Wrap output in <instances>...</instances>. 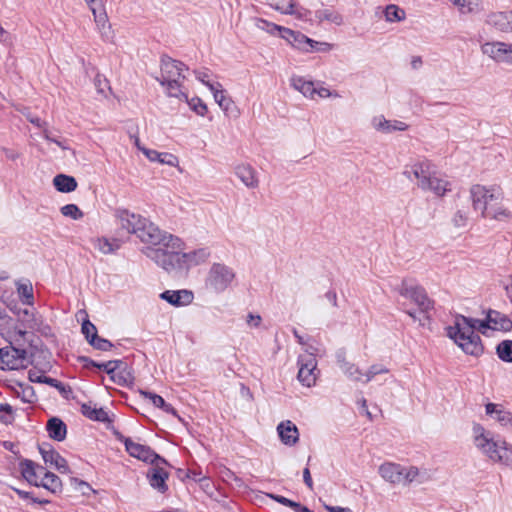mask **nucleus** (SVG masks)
Here are the masks:
<instances>
[{
	"mask_svg": "<svg viewBox=\"0 0 512 512\" xmlns=\"http://www.w3.org/2000/svg\"><path fill=\"white\" fill-rule=\"evenodd\" d=\"M371 126L378 132L384 134H391L397 131H405L408 129V125L400 120H389L383 115L374 116L371 119Z\"/></svg>",
	"mask_w": 512,
	"mask_h": 512,
	"instance_id": "6ab92c4d",
	"label": "nucleus"
},
{
	"mask_svg": "<svg viewBox=\"0 0 512 512\" xmlns=\"http://www.w3.org/2000/svg\"><path fill=\"white\" fill-rule=\"evenodd\" d=\"M497 355L505 362H512V340H504L497 345Z\"/></svg>",
	"mask_w": 512,
	"mask_h": 512,
	"instance_id": "49530a36",
	"label": "nucleus"
},
{
	"mask_svg": "<svg viewBox=\"0 0 512 512\" xmlns=\"http://www.w3.org/2000/svg\"><path fill=\"white\" fill-rule=\"evenodd\" d=\"M151 465L152 467L147 472L148 482L153 489L163 494L168 490L166 481L169 477V473L164 469L166 464H162L161 461H156Z\"/></svg>",
	"mask_w": 512,
	"mask_h": 512,
	"instance_id": "f3484780",
	"label": "nucleus"
},
{
	"mask_svg": "<svg viewBox=\"0 0 512 512\" xmlns=\"http://www.w3.org/2000/svg\"><path fill=\"white\" fill-rule=\"evenodd\" d=\"M143 154L152 162H158L170 167H177L179 159L176 155L168 152H158L153 149L143 150Z\"/></svg>",
	"mask_w": 512,
	"mask_h": 512,
	"instance_id": "c756f323",
	"label": "nucleus"
},
{
	"mask_svg": "<svg viewBox=\"0 0 512 512\" xmlns=\"http://www.w3.org/2000/svg\"><path fill=\"white\" fill-rule=\"evenodd\" d=\"M162 300L167 301L169 304L179 307L187 306L193 301V293L189 290H166L160 294Z\"/></svg>",
	"mask_w": 512,
	"mask_h": 512,
	"instance_id": "a878e982",
	"label": "nucleus"
},
{
	"mask_svg": "<svg viewBox=\"0 0 512 512\" xmlns=\"http://www.w3.org/2000/svg\"><path fill=\"white\" fill-rule=\"evenodd\" d=\"M398 484L408 486L412 483L422 484L429 480V474L426 470H421L416 466L401 465L398 471Z\"/></svg>",
	"mask_w": 512,
	"mask_h": 512,
	"instance_id": "dca6fc26",
	"label": "nucleus"
},
{
	"mask_svg": "<svg viewBox=\"0 0 512 512\" xmlns=\"http://www.w3.org/2000/svg\"><path fill=\"white\" fill-rule=\"evenodd\" d=\"M277 434L280 441L289 447L299 442V430L291 420H284L277 425Z\"/></svg>",
	"mask_w": 512,
	"mask_h": 512,
	"instance_id": "412c9836",
	"label": "nucleus"
},
{
	"mask_svg": "<svg viewBox=\"0 0 512 512\" xmlns=\"http://www.w3.org/2000/svg\"><path fill=\"white\" fill-rule=\"evenodd\" d=\"M61 213L65 217H70L74 220H79L83 217V212L75 204H67L61 207Z\"/></svg>",
	"mask_w": 512,
	"mask_h": 512,
	"instance_id": "09e8293b",
	"label": "nucleus"
},
{
	"mask_svg": "<svg viewBox=\"0 0 512 512\" xmlns=\"http://www.w3.org/2000/svg\"><path fill=\"white\" fill-rule=\"evenodd\" d=\"M463 14L477 12L481 6V0H450Z\"/></svg>",
	"mask_w": 512,
	"mask_h": 512,
	"instance_id": "a18cd8bd",
	"label": "nucleus"
},
{
	"mask_svg": "<svg viewBox=\"0 0 512 512\" xmlns=\"http://www.w3.org/2000/svg\"><path fill=\"white\" fill-rule=\"evenodd\" d=\"M336 362L348 379L354 382L363 383V371L357 365L346 359L345 352L343 350L337 351Z\"/></svg>",
	"mask_w": 512,
	"mask_h": 512,
	"instance_id": "4be33fe9",
	"label": "nucleus"
},
{
	"mask_svg": "<svg viewBox=\"0 0 512 512\" xmlns=\"http://www.w3.org/2000/svg\"><path fill=\"white\" fill-rule=\"evenodd\" d=\"M94 16L97 29L101 37L109 41L112 39L111 25L108 21L107 13L104 9L102 0H85Z\"/></svg>",
	"mask_w": 512,
	"mask_h": 512,
	"instance_id": "4468645a",
	"label": "nucleus"
},
{
	"mask_svg": "<svg viewBox=\"0 0 512 512\" xmlns=\"http://www.w3.org/2000/svg\"><path fill=\"white\" fill-rule=\"evenodd\" d=\"M254 25L262 30L267 32L268 34L275 35L276 33H280V36L282 37V30L286 29V27L279 26L275 23L269 22L263 18H255L254 19Z\"/></svg>",
	"mask_w": 512,
	"mask_h": 512,
	"instance_id": "c03bdc74",
	"label": "nucleus"
},
{
	"mask_svg": "<svg viewBox=\"0 0 512 512\" xmlns=\"http://www.w3.org/2000/svg\"><path fill=\"white\" fill-rule=\"evenodd\" d=\"M512 217V212L507 208L498 205V202L491 205L485 218H491L497 221H507Z\"/></svg>",
	"mask_w": 512,
	"mask_h": 512,
	"instance_id": "a19ab883",
	"label": "nucleus"
},
{
	"mask_svg": "<svg viewBox=\"0 0 512 512\" xmlns=\"http://www.w3.org/2000/svg\"><path fill=\"white\" fill-rule=\"evenodd\" d=\"M311 50H309V53L311 52H320V53H328L333 49V44L328 42H320L311 39V42L308 45Z\"/></svg>",
	"mask_w": 512,
	"mask_h": 512,
	"instance_id": "603ef678",
	"label": "nucleus"
},
{
	"mask_svg": "<svg viewBox=\"0 0 512 512\" xmlns=\"http://www.w3.org/2000/svg\"><path fill=\"white\" fill-rule=\"evenodd\" d=\"M389 370L380 364H374L369 367L366 372H363V383L372 381L377 375L388 373Z\"/></svg>",
	"mask_w": 512,
	"mask_h": 512,
	"instance_id": "de8ad7c7",
	"label": "nucleus"
},
{
	"mask_svg": "<svg viewBox=\"0 0 512 512\" xmlns=\"http://www.w3.org/2000/svg\"><path fill=\"white\" fill-rule=\"evenodd\" d=\"M82 414L90 420L99 421V422H109L108 412L102 407H97L96 405H92L91 402L84 403L81 405Z\"/></svg>",
	"mask_w": 512,
	"mask_h": 512,
	"instance_id": "2f4dec72",
	"label": "nucleus"
},
{
	"mask_svg": "<svg viewBox=\"0 0 512 512\" xmlns=\"http://www.w3.org/2000/svg\"><path fill=\"white\" fill-rule=\"evenodd\" d=\"M399 467H400L399 463L387 461V462L382 463L379 466L378 473L384 481H386L392 485H396V484H398Z\"/></svg>",
	"mask_w": 512,
	"mask_h": 512,
	"instance_id": "473e14b6",
	"label": "nucleus"
},
{
	"mask_svg": "<svg viewBox=\"0 0 512 512\" xmlns=\"http://www.w3.org/2000/svg\"><path fill=\"white\" fill-rule=\"evenodd\" d=\"M290 85L304 97L315 100L319 98L339 97L337 92H331L328 88L319 86L311 80H307L302 76L293 75L290 78Z\"/></svg>",
	"mask_w": 512,
	"mask_h": 512,
	"instance_id": "9d476101",
	"label": "nucleus"
},
{
	"mask_svg": "<svg viewBox=\"0 0 512 512\" xmlns=\"http://www.w3.org/2000/svg\"><path fill=\"white\" fill-rule=\"evenodd\" d=\"M160 70L161 74L156 80L165 88L166 94L179 100H187V94L183 91V82L186 79L184 71L188 70L186 65L169 56H163Z\"/></svg>",
	"mask_w": 512,
	"mask_h": 512,
	"instance_id": "39448f33",
	"label": "nucleus"
},
{
	"mask_svg": "<svg viewBox=\"0 0 512 512\" xmlns=\"http://www.w3.org/2000/svg\"><path fill=\"white\" fill-rule=\"evenodd\" d=\"M14 419V409L11 405L0 404V420L4 423H10Z\"/></svg>",
	"mask_w": 512,
	"mask_h": 512,
	"instance_id": "6e6d98bb",
	"label": "nucleus"
},
{
	"mask_svg": "<svg viewBox=\"0 0 512 512\" xmlns=\"http://www.w3.org/2000/svg\"><path fill=\"white\" fill-rule=\"evenodd\" d=\"M466 221H467L466 213H464L462 211H458L454 215L453 222H454L455 226L462 227L466 224Z\"/></svg>",
	"mask_w": 512,
	"mask_h": 512,
	"instance_id": "0e129e2a",
	"label": "nucleus"
},
{
	"mask_svg": "<svg viewBox=\"0 0 512 512\" xmlns=\"http://www.w3.org/2000/svg\"><path fill=\"white\" fill-rule=\"evenodd\" d=\"M53 184L55 188L62 193H69L77 188V182L74 177L59 174L54 177Z\"/></svg>",
	"mask_w": 512,
	"mask_h": 512,
	"instance_id": "4c0bfd02",
	"label": "nucleus"
},
{
	"mask_svg": "<svg viewBox=\"0 0 512 512\" xmlns=\"http://www.w3.org/2000/svg\"><path fill=\"white\" fill-rule=\"evenodd\" d=\"M268 5L281 14L293 15L296 13L294 0H266Z\"/></svg>",
	"mask_w": 512,
	"mask_h": 512,
	"instance_id": "ea45409f",
	"label": "nucleus"
},
{
	"mask_svg": "<svg viewBox=\"0 0 512 512\" xmlns=\"http://www.w3.org/2000/svg\"><path fill=\"white\" fill-rule=\"evenodd\" d=\"M20 472L23 478L30 484L38 485L39 478L44 472V467L35 465L31 460L25 459L20 462Z\"/></svg>",
	"mask_w": 512,
	"mask_h": 512,
	"instance_id": "bb28decb",
	"label": "nucleus"
},
{
	"mask_svg": "<svg viewBox=\"0 0 512 512\" xmlns=\"http://www.w3.org/2000/svg\"><path fill=\"white\" fill-rule=\"evenodd\" d=\"M196 78L209 88V84H216L217 82L210 81L208 71H195Z\"/></svg>",
	"mask_w": 512,
	"mask_h": 512,
	"instance_id": "e2e57ef3",
	"label": "nucleus"
},
{
	"mask_svg": "<svg viewBox=\"0 0 512 512\" xmlns=\"http://www.w3.org/2000/svg\"><path fill=\"white\" fill-rule=\"evenodd\" d=\"M114 217L122 230L136 235L142 243L148 244L147 247H159L165 241L171 242L172 246L178 243L177 239L171 237V233L161 230L149 219L128 209L117 208Z\"/></svg>",
	"mask_w": 512,
	"mask_h": 512,
	"instance_id": "7ed1b4c3",
	"label": "nucleus"
},
{
	"mask_svg": "<svg viewBox=\"0 0 512 512\" xmlns=\"http://www.w3.org/2000/svg\"><path fill=\"white\" fill-rule=\"evenodd\" d=\"M95 87L99 93H104L105 89L108 88V82L106 78L101 75H97L94 80Z\"/></svg>",
	"mask_w": 512,
	"mask_h": 512,
	"instance_id": "680f3d73",
	"label": "nucleus"
},
{
	"mask_svg": "<svg viewBox=\"0 0 512 512\" xmlns=\"http://www.w3.org/2000/svg\"><path fill=\"white\" fill-rule=\"evenodd\" d=\"M81 331L85 336L86 340L88 341V343L91 342L98 335L95 325L91 323L89 320L83 321Z\"/></svg>",
	"mask_w": 512,
	"mask_h": 512,
	"instance_id": "864d4df0",
	"label": "nucleus"
},
{
	"mask_svg": "<svg viewBox=\"0 0 512 512\" xmlns=\"http://www.w3.org/2000/svg\"><path fill=\"white\" fill-rule=\"evenodd\" d=\"M39 452L45 462L50 466L56 468L60 473H68L69 467L65 458H63L57 451L52 449L49 445L39 446Z\"/></svg>",
	"mask_w": 512,
	"mask_h": 512,
	"instance_id": "aec40b11",
	"label": "nucleus"
},
{
	"mask_svg": "<svg viewBox=\"0 0 512 512\" xmlns=\"http://www.w3.org/2000/svg\"><path fill=\"white\" fill-rule=\"evenodd\" d=\"M94 246L103 254H112L121 247V242L118 239L100 237L95 240Z\"/></svg>",
	"mask_w": 512,
	"mask_h": 512,
	"instance_id": "58836bf2",
	"label": "nucleus"
},
{
	"mask_svg": "<svg viewBox=\"0 0 512 512\" xmlns=\"http://www.w3.org/2000/svg\"><path fill=\"white\" fill-rule=\"evenodd\" d=\"M36 487H43L52 493H58L62 490V481L56 474L44 470Z\"/></svg>",
	"mask_w": 512,
	"mask_h": 512,
	"instance_id": "7c9ffc66",
	"label": "nucleus"
},
{
	"mask_svg": "<svg viewBox=\"0 0 512 512\" xmlns=\"http://www.w3.org/2000/svg\"><path fill=\"white\" fill-rule=\"evenodd\" d=\"M486 414L491 416L501 426L512 427V414L501 405L488 403L486 405Z\"/></svg>",
	"mask_w": 512,
	"mask_h": 512,
	"instance_id": "cd10ccee",
	"label": "nucleus"
},
{
	"mask_svg": "<svg viewBox=\"0 0 512 512\" xmlns=\"http://www.w3.org/2000/svg\"><path fill=\"white\" fill-rule=\"evenodd\" d=\"M189 107L194 111L196 112L198 115L200 116H204L207 112V106L202 102V100L200 98H192V99H189L187 97V100H185Z\"/></svg>",
	"mask_w": 512,
	"mask_h": 512,
	"instance_id": "5fc2aeb1",
	"label": "nucleus"
},
{
	"mask_svg": "<svg viewBox=\"0 0 512 512\" xmlns=\"http://www.w3.org/2000/svg\"><path fill=\"white\" fill-rule=\"evenodd\" d=\"M141 394L145 398L149 399L155 407L161 408L166 413H169L172 415L177 414L174 407L172 405L166 403L165 400L160 395H157L155 393L148 392V391H141Z\"/></svg>",
	"mask_w": 512,
	"mask_h": 512,
	"instance_id": "79ce46f5",
	"label": "nucleus"
},
{
	"mask_svg": "<svg viewBox=\"0 0 512 512\" xmlns=\"http://www.w3.org/2000/svg\"><path fill=\"white\" fill-rule=\"evenodd\" d=\"M282 38L286 40L292 47L304 53H309L311 48L308 47L311 38L307 37L299 31H294L290 28L282 30Z\"/></svg>",
	"mask_w": 512,
	"mask_h": 512,
	"instance_id": "393cba45",
	"label": "nucleus"
},
{
	"mask_svg": "<svg viewBox=\"0 0 512 512\" xmlns=\"http://www.w3.org/2000/svg\"><path fill=\"white\" fill-rule=\"evenodd\" d=\"M47 431L50 438L56 441H63L67 433L65 423L57 417L49 419L47 423Z\"/></svg>",
	"mask_w": 512,
	"mask_h": 512,
	"instance_id": "72a5a7b5",
	"label": "nucleus"
},
{
	"mask_svg": "<svg viewBox=\"0 0 512 512\" xmlns=\"http://www.w3.org/2000/svg\"><path fill=\"white\" fill-rule=\"evenodd\" d=\"M434 169L435 166L430 161L423 160L407 165L403 175L410 181L416 180L418 188L422 190Z\"/></svg>",
	"mask_w": 512,
	"mask_h": 512,
	"instance_id": "ddd939ff",
	"label": "nucleus"
},
{
	"mask_svg": "<svg viewBox=\"0 0 512 512\" xmlns=\"http://www.w3.org/2000/svg\"><path fill=\"white\" fill-rule=\"evenodd\" d=\"M209 90L213 94L215 102L224 110L228 111L232 106V100L226 96L220 83L209 84Z\"/></svg>",
	"mask_w": 512,
	"mask_h": 512,
	"instance_id": "e433bc0d",
	"label": "nucleus"
},
{
	"mask_svg": "<svg viewBox=\"0 0 512 512\" xmlns=\"http://www.w3.org/2000/svg\"><path fill=\"white\" fill-rule=\"evenodd\" d=\"M268 497H270L271 499L275 500L276 502H278L282 505L288 506V507H290V505L292 503V500H290L284 496H281V495L268 494Z\"/></svg>",
	"mask_w": 512,
	"mask_h": 512,
	"instance_id": "338daca9",
	"label": "nucleus"
},
{
	"mask_svg": "<svg viewBox=\"0 0 512 512\" xmlns=\"http://www.w3.org/2000/svg\"><path fill=\"white\" fill-rule=\"evenodd\" d=\"M298 380L306 387H312L317 380V360L311 355H299Z\"/></svg>",
	"mask_w": 512,
	"mask_h": 512,
	"instance_id": "2eb2a0df",
	"label": "nucleus"
},
{
	"mask_svg": "<svg viewBox=\"0 0 512 512\" xmlns=\"http://www.w3.org/2000/svg\"><path fill=\"white\" fill-rule=\"evenodd\" d=\"M422 190L431 192L437 197H443L447 192L451 191V183L434 169Z\"/></svg>",
	"mask_w": 512,
	"mask_h": 512,
	"instance_id": "a211bd4d",
	"label": "nucleus"
},
{
	"mask_svg": "<svg viewBox=\"0 0 512 512\" xmlns=\"http://www.w3.org/2000/svg\"><path fill=\"white\" fill-rule=\"evenodd\" d=\"M236 279L234 269L224 263H213L207 273L205 286L210 291L221 294L229 289Z\"/></svg>",
	"mask_w": 512,
	"mask_h": 512,
	"instance_id": "6e6552de",
	"label": "nucleus"
},
{
	"mask_svg": "<svg viewBox=\"0 0 512 512\" xmlns=\"http://www.w3.org/2000/svg\"><path fill=\"white\" fill-rule=\"evenodd\" d=\"M290 508L293 509L294 512H313L306 506L301 505L298 502L292 501Z\"/></svg>",
	"mask_w": 512,
	"mask_h": 512,
	"instance_id": "774afa93",
	"label": "nucleus"
},
{
	"mask_svg": "<svg viewBox=\"0 0 512 512\" xmlns=\"http://www.w3.org/2000/svg\"><path fill=\"white\" fill-rule=\"evenodd\" d=\"M43 137L47 141L55 143L57 146H59L63 150H71L67 144V140L58 139V138L53 137L48 129L43 130Z\"/></svg>",
	"mask_w": 512,
	"mask_h": 512,
	"instance_id": "13d9d810",
	"label": "nucleus"
},
{
	"mask_svg": "<svg viewBox=\"0 0 512 512\" xmlns=\"http://www.w3.org/2000/svg\"><path fill=\"white\" fill-rule=\"evenodd\" d=\"M397 291L402 297L412 300L419 307V312L409 309L405 312L414 322L424 326L426 320H428L426 314L433 308V301L428 297L425 289L410 280H403Z\"/></svg>",
	"mask_w": 512,
	"mask_h": 512,
	"instance_id": "0eeeda50",
	"label": "nucleus"
},
{
	"mask_svg": "<svg viewBox=\"0 0 512 512\" xmlns=\"http://www.w3.org/2000/svg\"><path fill=\"white\" fill-rule=\"evenodd\" d=\"M314 17L319 23H329L336 26L344 24L343 15L333 6L322 5L314 11Z\"/></svg>",
	"mask_w": 512,
	"mask_h": 512,
	"instance_id": "b1692460",
	"label": "nucleus"
},
{
	"mask_svg": "<svg viewBox=\"0 0 512 512\" xmlns=\"http://www.w3.org/2000/svg\"><path fill=\"white\" fill-rule=\"evenodd\" d=\"M118 385H125L131 380L130 373L126 371V366L120 367L114 372V375L110 377Z\"/></svg>",
	"mask_w": 512,
	"mask_h": 512,
	"instance_id": "8fccbe9b",
	"label": "nucleus"
},
{
	"mask_svg": "<svg viewBox=\"0 0 512 512\" xmlns=\"http://www.w3.org/2000/svg\"><path fill=\"white\" fill-rule=\"evenodd\" d=\"M234 173L237 178L249 189L259 186L257 171L249 164L241 163L235 166Z\"/></svg>",
	"mask_w": 512,
	"mask_h": 512,
	"instance_id": "5701e85b",
	"label": "nucleus"
},
{
	"mask_svg": "<svg viewBox=\"0 0 512 512\" xmlns=\"http://www.w3.org/2000/svg\"><path fill=\"white\" fill-rule=\"evenodd\" d=\"M475 446L481 450L490 460L512 466V445L504 440L495 439L490 432L483 427L474 428Z\"/></svg>",
	"mask_w": 512,
	"mask_h": 512,
	"instance_id": "423d86ee",
	"label": "nucleus"
},
{
	"mask_svg": "<svg viewBox=\"0 0 512 512\" xmlns=\"http://www.w3.org/2000/svg\"><path fill=\"white\" fill-rule=\"evenodd\" d=\"M473 208L480 211L482 217H486L488 209L502 199V192L497 187L474 185L470 190Z\"/></svg>",
	"mask_w": 512,
	"mask_h": 512,
	"instance_id": "1a4fd4ad",
	"label": "nucleus"
},
{
	"mask_svg": "<svg viewBox=\"0 0 512 512\" xmlns=\"http://www.w3.org/2000/svg\"><path fill=\"white\" fill-rule=\"evenodd\" d=\"M89 344L95 349L101 351H108L113 347V344L109 340L99 337L98 335L91 342H89Z\"/></svg>",
	"mask_w": 512,
	"mask_h": 512,
	"instance_id": "4d7b16f0",
	"label": "nucleus"
},
{
	"mask_svg": "<svg viewBox=\"0 0 512 512\" xmlns=\"http://www.w3.org/2000/svg\"><path fill=\"white\" fill-rule=\"evenodd\" d=\"M511 329L512 321L506 315L489 310L483 320L456 315L454 324L447 328V335L464 353L477 357L483 353L484 348L476 330L486 335L487 330L508 332Z\"/></svg>",
	"mask_w": 512,
	"mask_h": 512,
	"instance_id": "f257e3e1",
	"label": "nucleus"
},
{
	"mask_svg": "<svg viewBox=\"0 0 512 512\" xmlns=\"http://www.w3.org/2000/svg\"><path fill=\"white\" fill-rule=\"evenodd\" d=\"M245 322L249 328H259L262 323V317L259 314L248 313Z\"/></svg>",
	"mask_w": 512,
	"mask_h": 512,
	"instance_id": "052dcab7",
	"label": "nucleus"
},
{
	"mask_svg": "<svg viewBox=\"0 0 512 512\" xmlns=\"http://www.w3.org/2000/svg\"><path fill=\"white\" fill-rule=\"evenodd\" d=\"M45 377H46L45 375H43L40 372L35 371V370H30L28 372V378L31 382L43 383V380H45Z\"/></svg>",
	"mask_w": 512,
	"mask_h": 512,
	"instance_id": "69168bd1",
	"label": "nucleus"
},
{
	"mask_svg": "<svg viewBox=\"0 0 512 512\" xmlns=\"http://www.w3.org/2000/svg\"><path fill=\"white\" fill-rule=\"evenodd\" d=\"M178 240L175 245L163 242L159 247H145L143 253L156 265L169 274L179 275L191 267L204 263L210 257L208 248H199L190 252H183L184 242L178 236L171 234Z\"/></svg>",
	"mask_w": 512,
	"mask_h": 512,
	"instance_id": "f03ea898",
	"label": "nucleus"
},
{
	"mask_svg": "<svg viewBox=\"0 0 512 512\" xmlns=\"http://www.w3.org/2000/svg\"><path fill=\"white\" fill-rule=\"evenodd\" d=\"M488 22L502 32H512V10L492 13Z\"/></svg>",
	"mask_w": 512,
	"mask_h": 512,
	"instance_id": "c85d7f7f",
	"label": "nucleus"
},
{
	"mask_svg": "<svg viewBox=\"0 0 512 512\" xmlns=\"http://www.w3.org/2000/svg\"><path fill=\"white\" fill-rule=\"evenodd\" d=\"M122 366H124V363L121 360H112L104 363H98L97 368L104 370L111 377L114 375V372Z\"/></svg>",
	"mask_w": 512,
	"mask_h": 512,
	"instance_id": "3c124183",
	"label": "nucleus"
},
{
	"mask_svg": "<svg viewBox=\"0 0 512 512\" xmlns=\"http://www.w3.org/2000/svg\"><path fill=\"white\" fill-rule=\"evenodd\" d=\"M481 52L498 64L512 65V43L485 42L481 45Z\"/></svg>",
	"mask_w": 512,
	"mask_h": 512,
	"instance_id": "9b49d317",
	"label": "nucleus"
},
{
	"mask_svg": "<svg viewBox=\"0 0 512 512\" xmlns=\"http://www.w3.org/2000/svg\"><path fill=\"white\" fill-rule=\"evenodd\" d=\"M304 347H305L304 355H311L315 359L317 356H321L324 353V350L315 342H313V343L306 342L304 344Z\"/></svg>",
	"mask_w": 512,
	"mask_h": 512,
	"instance_id": "bf43d9fd",
	"label": "nucleus"
},
{
	"mask_svg": "<svg viewBox=\"0 0 512 512\" xmlns=\"http://www.w3.org/2000/svg\"><path fill=\"white\" fill-rule=\"evenodd\" d=\"M16 287L21 302L25 305H33L34 295L31 281L28 279L17 281Z\"/></svg>",
	"mask_w": 512,
	"mask_h": 512,
	"instance_id": "c9c22d12",
	"label": "nucleus"
},
{
	"mask_svg": "<svg viewBox=\"0 0 512 512\" xmlns=\"http://www.w3.org/2000/svg\"><path fill=\"white\" fill-rule=\"evenodd\" d=\"M34 328V320L23 322L21 326H15L10 345L0 348V369L19 370L26 368L31 360L27 351L22 348V341H28V330Z\"/></svg>",
	"mask_w": 512,
	"mask_h": 512,
	"instance_id": "20e7f679",
	"label": "nucleus"
},
{
	"mask_svg": "<svg viewBox=\"0 0 512 512\" xmlns=\"http://www.w3.org/2000/svg\"><path fill=\"white\" fill-rule=\"evenodd\" d=\"M405 16V11L394 4L387 5L384 10V17L387 22H400L405 19Z\"/></svg>",
	"mask_w": 512,
	"mask_h": 512,
	"instance_id": "37998d69",
	"label": "nucleus"
},
{
	"mask_svg": "<svg viewBox=\"0 0 512 512\" xmlns=\"http://www.w3.org/2000/svg\"><path fill=\"white\" fill-rule=\"evenodd\" d=\"M121 441L125 445L128 454L138 460L146 463H155L161 461L162 464H167V461L154 452L149 446L133 441L129 437H122Z\"/></svg>",
	"mask_w": 512,
	"mask_h": 512,
	"instance_id": "f8f14e48",
	"label": "nucleus"
},
{
	"mask_svg": "<svg viewBox=\"0 0 512 512\" xmlns=\"http://www.w3.org/2000/svg\"><path fill=\"white\" fill-rule=\"evenodd\" d=\"M16 397L20 398L22 402L33 404L37 401V396L34 388L31 385L16 383L13 387Z\"/></svg>",
	"mask_w": 512,
	"mask_h": 512,
	"instance_id": "f704fd0d",
	"label": "nucleus"
}]
</instances>
